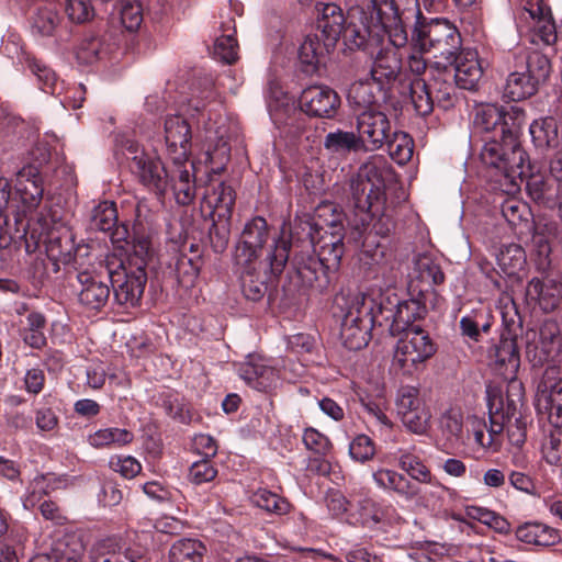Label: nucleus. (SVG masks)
Returning a JSON list of instances; mask_svg holds the SVG:
<instances>
[{
    "label": "nucleus",
    "instance_id": "obj_41",
    "mask_svg": "<svg viewBox=\"0 0 562 562\" xmlns=\"http://www.w3.org/2000/svg\"><path fill=\"white\" fill-rule=\"evenodd\" d=\"M497 265L506 276H516L524 270L526 265V254L518 244H508L502 246L496 255Z\"/></svg>",
    "mask_w": 562,
    "mask_h": 562
},
{
    "label": "nucleus",
    "instance_id": "obj_45",
    "mask_svg": "<svg viewBox=\"0 0 562 562\" xmlns=\"http://www.w3.org/2000/svg\"><path fill=\"white\" fill-rule=\"evenodd\" d=\"M250 502L256 507L278 516L288 514L291 508L290 503L285 498L266 488H258L250 496Z\"/></svg>",
    "mask_w": 562,
    "mask_h": 562
},
{
    "label": "nucleus",
    "instance_id": "obj_18",
    "mask_svg": "<svg viewBox=\"0 0 562 562\" xmlns=\"http://www.w3.org/2000/svg\"><path fill=\"white\" fill-rule=\"evenodd\" d=\"M16 192L23 204L22 211L14 213L15 223H22L29 212L34 211L43 199V180L35 167H23L16 175Z\"/></svg>",
    "mask_w": 562,
    "mask_h": 562
},
{
    "label": "nucleus",
    "instance_id": "obj_19",
    "mask_svg": "<svg viewBox=\"0 0 562 562\" xmlns=\"http://www.w3.org/2000/svg\"><path fill=\"white\" fill-rule=\"evenodd\" d=\"M78 302L87 310L99 311L108 302L110 288L95 270L78 268Z\"/></svg>",
    "mask_w": 562,
    "mask_h": 562
},
{
    "label": "nucleus",
    "instance_id": "obj_25",
    "mask_svg": "<svg viewBox=\"0 0 562 562\" xmlns=\"http://www.w3.org/2000/svg\"><path fill=\"white\" fill-rule=\"evenodd\" d=\"M370 55L373 59L370 70L373 81L383 86L398 77L402 70V58L396 49L381 45Z\"/></svg>",
    "mask_w": 562,
    "mask_h": 562
},
{
    "label": "nucleus",
    "instance_id": "obj_39",
    "mask_svg": "<svg viewBox=\"0 0 562 562\" xmlns=\"http://www.w3.org/2000/svg\"><path fill=\"white\" fill-rule=\"evenodd\" d=\"M526 180V191L530 199L536 203L547 207H553L555 205V190L546 180L541 173L524 175L522 180Z\"/></svg>",
    "mask_w": 562,
    "mask_h": 562
},
{
    "label": "nucleus",
    "instance_id": "obj_26",
    "mask_svg": "<svg viewBox=\"0 0 562 562\" xmlns=\"http://www.w3.org/2000/svg\"><path fill=\"white\" fill-rule=\"evenodd\" d=\"M452 77L456 85L465 90H474L483 75V68L474 50H463L456 57Z\"/></svg>",
    "mask_w": 562,
    "mask_h": 562
},
{
    "label": "nucleus",
    "instance_id": "obj_6",
    "mask_svg": "<svg viewBox=\"0 0 562 562\" xmlns=\"http://www.w3.org/2000/svg\"><path fill=\"white\" fill-rule=\"evenodd\" d=\"M119 153L131 160L132 172L145 187L160 196L166 193L169 187V172L158 157L146 154L132 138L117 139L116 155Z\"/></svg>",
    "mask_w": 562,
    "mask_h": 562
},
{
    "label": "nucleus",
    "instance_id": "obj_13",
    "mask_svg": "<svg viewBox=\"0 0 562 562\" xmlns=\"http://www.w3.org/2000/svg\"><path fill=\"white\" fill-rule=\"evenodd\" d=\"M268 240V224L261 216L246 223L235 247L234 265L248 267L263 260V246Z\"/></svg>",
    "mask_w": 562,
    "mask_h": 562
},
{
    "label": "nucleus",
    "instance_id": "obj_44",
    "mask_svg": "<svg viewBox=\"0 0 562 562\" xmlns=\"http://www.w3.org/2000/svg\"><path fill=\"white\" fill-rule=\"evenodd\" d=\"M520 69H522L539 88L550 76L551 63L546 55L533 50L525 57V64L520 66Z\"/></svg>",
    "mask_w": 562,
    "mask_h": 562
},
{
    "label": "nucleus",
    "instance_id": "obj_53",
    "mask_svg": "<svg viewBox=\"0 0 562 562\" xmlns=\"http://www.w3.org/2000/svg\"><path fill=\"white\" fill-rule=\"evenodd\" d=\"M324 269L325 267L316 258L310 257L306 261L297 263L296 274L303 286L323 290L326 285L321 281L325 274Z\"/></svg>",
    "mask_w": 562,
    "mask_h": 562
},
{
    "label": "nucleus",
    "instance_id": "obj_14",
    "mask_svg": "<svg viewBox=\"0 0 562 562\" xmlns=\"http://www.w3.org/2000/svg\"><path fill=\"white\" fill-rule=\"evenodd\" d=\"M356 128L361 148L367 151L382 148L392 135L387 116L375 110H366L358 114Z\"/></svg>",
    "mask_w": 562,
    "mask_h": 562
},
{
    "label": "nucleus",
    "instance_id": "obj_40",
    "mask_svg": "<svg viewBox=\"0 0 562 562\" xmlns=\"http://www.w3.org/2000/svg\"><path fill=\"white\" fill-rule=\"evenodd\" d=\"M61 19L55 5L47 4L36 10L32 19V32L40 37L55 36Z\"/></svg>",
    "mask_w": 562,
    "mask_h": 562
},
{
    "label": "nucleus",
    "instance_id": "obj_54",
    "mask_svg": "<svg viewBox=\"0 0 562 562\" xmlns=\"http://www.w3.org/2000/svg\"><path fill=\"white\" fill-rule=\"evenodd\" d=\"M91 562H124V553L120 542L108 538L97 541L90 550Z\"/></svg>",
    "mask_w": 562,
    "mask_h": 562
},
{
    "label": "nucleus",
    "instance_id": "obj_42",
    "mask_svg": "<svg viewBox=\"0 0 562 562\" xmlns=\"http://www.w3.org/2000/svg\"><path fill=\"white\" fill-rule=\"evenodd\" d=\"M323 244L318 249L317 260L326 269H336L345 252L344 237L339 233H331L322 237Z\"/></svg>",
    "mask_w": 562,
    "mask_h": 562
},
{
    "label": "nucleus",
    "instance_id": "obj_59",
    "mask_svg": "<svg viewBox=\"0 0 562 562\" xmlns=\"http://www.w3.org/2000/svg\"><path fill=\"white\" fill-rule=\"evenodd\" d=\"M541 454L547 463L562 467V431L555 430L543 437Z\"/></svg>",
    "mask_w": 562,
    "mask_h": 562
},
{
    "label": "nucleus",
    "instance_id": "obj_29",
    "mask_svg": "<svg viewBox=\"0 0 562 562\" xmlns=\"http://www.w3.org/2000/svg\"><path fill=\"white\" fill-rule=\"evenodd\" d=\"M527 295L531 300L538 301L543 311L550 312L558 306L562 299V285L553 279L541 281L533 278L527 285Z\"/></svg>",
    "mask_w": 562,
    "mask_h": 562
},
{
    "label": "nucleus",
    "instance_id": "obj_1",
    "mask_svg": "<svg viewBox=\"0 0 562 562\" xmlns=\"http://www.w3.org/2000/svg\"><path fill=\"white\" fill-rule=\"evenodd\" d=\"M387 170L374 164L360 168L350 182V205L357 220V227L372 223L375 235L387 236L394 228L392 216L386 213L385 175Z\"/></svg>",
    "mask_w": 562,
    "mask_h": 562
},
{
    "label": "nucleus",
    "instance_id": "obj_3",
    "mask_svg": "<svg viewBox=\"0 0 562 562\" xmlns=\"http://www.w3.org/2000/svg\"><path fill=\"white\" fill-rule=\"evenodd\" d=\"M519 133L513 124L505 136L485 140L480 154L481 161L494 170L495 182L507 194L520 190L525 175L526 151L518 142Z\"/></svg>",
    "mask_w": 562,
    "mask_h": 562
},
{
    "label": "nucleus",
    "instance_id": "obj_30",
    "mask_svg": "<svg viewBox=\"0 0 562 562\" xmlns=\"http://www.w3.org/2000/svg\"><path fill=\"white\" fill-rule=\"evenodd\" d=\"M415 448L398 449L397 462L401 470L407 475L422 484L441 486L438 480L431 474L430 469L425 464L424 460L414 452Z\"/></svg>",
    "mask_w": 562,
    "mask_h": 562
},
{
    "label": "nucleus",
    "instance_id": "obj_8",
    "mask_svg": "<svg viewBox=\"0 0 562 562\" xmlns=\"http://www.w3.org/2000/svg\"><path fill=\"white\" fill-rule=\"evenodd\" d=\"M392 359V367L402 374L412 375L436 352V345L420 326L402 331Z\"/></svg>",
    "mask_w": 562,
    "mask_h": 562
},
{
    "label": "nucleus",
    "instance_id": "obj_24",
    "mask_svg": "<svg viewBox=\"0 0 562 562\" xmlns=\"http://www.w3.org/2000/svg\"><path fill=\"white\" fill-rule=\"evenodd\" d=\"M318 12L319 15L317 19V27L324 37V46H334L339 37L344 35L346 44L349 45L350 48H357L346 38V30L350 25H357V23L350 22L347 26H345V16L342 10L337 4H322V8H318ZM358 25H360V22Z\"/></svg>",
    "mask_w": 562,
    "mask_h": 562
},
{
    "label": "nucleus",
    "instance_id": "obj_11",
    "mask_svg": "<svg viewBox=\"0 0 562 562\" xmlns=\"http://www.w3.org/2000/svg\"><path fill=\"white\" fill-rule=\"evenodd\" d=\"M36 224L40 227L38 243L45 246L47 256L54 261L68 263L74 247L70 234L57 212L52 209L42 211Z\"/></svg>",
    "mask_w": 562,
    "mask_h": 562
},
{
    "label": "nucleus",
    "instance_id": "obj_35",
    "mask_svg": "<svg viewBox=\"0 0 562 562\" xmlns=\"http://www.w3.org/2000/svg\"><path fill=\"white\" fill-rule=\"evenodd\" d=\"M538 89L537 85L519 68L508 75L504 98L518 102L533 95Z\"/></svg>",
    "mask_w": 562,
    "mask_h": 562
},
{
    "label": "nucleus",
    "instance_id": "obj_63",
    "mask_svg": "<svg viewBox=\"0 0 562 562\" xmlns=\"http://www.w3.org/2000/svg\"><path fill=\"white\" fill-rule=\"evenodd\" d=\"M120 20L122 25L130 32L139 29L143 22V8L138 1L125 0L120 5Z\"/></svg>",
    "mask_w": 562,
    "mask_h": 562
},
{
    "label": "nucleus",
    "instance_id": "obj_57",
    "mask_svg": "<svg viewBox=\"0 0 562 562\" xmlns=\"http://www.w3.org/2000/svg\"><path fill=\"white\" fill-rule=\"evenodd\" d=\"M415 270L420 281L427 283L429 286L441 284L445 280V274L439 265L426 255L416 258Z\"/></svg>",
    "mask_w": 562,
    "mask_h": 562
},
{
    "label": "nucleus",
    "instance_id": "obj_47",
    "mask_svg": "<svg viewBox=\"0 0 562 562\" xmlns=\"http://www.w3.org/2000/svg\"><path fill=\"white\" fill-rule=\"evenodd\" d=\"M133 434L124 428L99 429L88 437V442L94 448H103L111 445L121 447L132 442Z\"/></svg>",
    "mask_w": 562,
    "mask_h": 562
},
{
    "label": "nucleus",
    "instance_id": "obj_28",
    "mask_svg": "<svg viewBox=\"0 0 562 562\" xmlns=\"http://www.w3.org/2000/svg\"><path fill=\"white\" fill-rule=\"evenodd\" d=\"M427 314L426 305L417 299H409L397 302L395 311L392 313V324L390 330L392 335L401 334L415 327L418 319H423Z\"/></svg>",
    "mask_w": 562,
    "mask_h": 562
},
{
    "label": "nucleus",
    "instance_id": "obj_61",
    "mask_svg": "<svg viewBox=\"0 0 562 562\" xmlns=\"http://www.w3.org/2000/svg\"><path fill=\"white\" fill-rule=\"evenodd\" d=\"M116 218L115 204L113 202L103 201L94 207L91 222L94 228L108 232L114 227Z\"/></svg>",
    "mask_w": 562,
    "mask_h": 562
},
{
    "label": "nucleus",
    "instance_id": "obj_22",
    "mask_svg": "<svg viewBox=\"0 0 562 562\" xmlns=\"http://www.w3.org/2000/svg\"><path fill=\"white\" fill-rule=\"evenodd\" d=\"M520 339L513 336L509 330L502 334L499 342L495 347V362L499 366L501 374L509 381V386L521 390V384L516 380L520 366L519 348Z\"/></svg>",
    "mask_w": 562,
    "mask_h": 562
},
{
    "label": "nucleus",
    "instance_id": "obj_32",
    "mask_svg": "<svg viewBox=\"0 0 562 562\" xmlns=\"http://www.w3.org/2000/svg\"><path fill=\"white\" fill-rule=\"evenodd\" d=\"M429 71L432 83H428V86L432 100H436L443 108H448L451 105L454 93V86L450 81L452 78L451 67H441L439 63H435L430 66Z\"/></svg>",
    "mask_w": 562,
    "mask_h": 562
},
{
    "label": "nucleus",
    "instance_id": "obj_20",
    "mask_svg": "<svg viewBox=\"0 0 562 562\" xmlns=\"http://www.w3.org/2000/svg\"><path fill=\"white\" fill-rule=\"evenodd\" d=\"M165 139L172 162H188L191 148V128L187 120L177 114L168 115L165 120Z\"/></svg>",
    "mask_w": 562,
    "mask_h": 562
},
{
    "label": "nucleus",
    "instance_id": "obj_4",
    "mask_svg": "<svg viewBox=\"0 0 562 562\" xmlns=\"http://www.w3.org/2000/svg\"><path fill=\"white\" fill-rule=\"evenodd\" d=\"M341 313L340 337L349 350H360L370 340L375 321L374 300L367 294L339 295L335 300Z\"/></svg>",
    "mask_w": 562,
    "mask_h": 562
},
{
    "label": "nucleus",
    "instance_id": "obj_27",
    "mask_svg": "<svg viewBox=\"0 0 562 562\" xmlns=\"http://www.w3.org/2000/svg\"><path fill=\"white\" fill-rule=\"evenodd\" d=\"M173 170L169 175V184L173 190L176 201L180 205H189L196 193L194 166L187 162L173 164Z\"/></svg>",
    "mask_w": 562,
    "mask_h": 562
},
{
    "label": "nucleus",
    "instance_id": "obj_62",
    "mask_svg": "<svg viewBox=\"0 0 562 562\" xmlns=\"http://www.w3.org/2000/svg\"><path fill=\"white\" fill-rule=\"evenodd\" d=\"M398 417L403 426L415 435H425L428 431L430 413L426 406L408 412L405 415H400Z\"/></svg>",
    "mask_w": 562,
    "mask_h": 562
},
{
    "label": "nucleus",
    "instance_id": "obj_12",
    "mask_svg": "<svg viewBox=\"0 0 562 562\" xmlns=\"http://www.w3.org/2000/svg\"><path fill=\"white\" fill-rule=\"evenodd\" d=\"M536 408L550 424L562 427V376L555 366H549L537 386Z\"/></svg>",
    "mask_w": 562,
    "mask_h": 562
},
{
    "label": "nucleus",
    "instance_id": "obj_50",
    "mask_svg": "<svg viewBox=\"0 0 562 562\" xmlns=\"http://www.w3.org/2000/svg\"><path fill=\"white\" fill-rule=\"evenodd\" d=\"M58 483H60V480L56 479L53 474H41L35 476L27 488L25 497L23 498V507L25 509L33 508L44 495L56 488Z\"/></svg>",
    "mask_w": 562,
    "mask_h": 562
},
{
    "label": "nucleus",
    "instance_id": "obj_23",
    "mask_svg": "<svg viewBox=\"0 0 562 562\" xmlns=\"http://www.w3.org/2000/svg\"><path fill=\"white\" fill-rule=\"evenodd\" d=\"M469 429L476 447L484 452H497L502 448L504 423L498 420V413L491 415L490 426L483 418L470 416Z\"/></svg>",
    "mask_w": 562,
    "mask_h": 562
},
{
    "label": "nucleus",
    "instance_id": "obj_48",
    "mask_svg": "<svg viewBox=\"0 0 562 562\" xmlns=\"http://www.w3.org/2000/svg\"><path fill=\"white\" fill-rule=\"evenodd\" d=\"M227 33L216 37L214 43V56L220 60L232 64L238 57V44L235 37V23L233 20L227 22Z\"/></svg>",
    "mask_w": 562,
    "mask_h": 562
},
{
    "label": "nucleus",
    "instance_id": "obj_43",
    "mask_svg": "<svg viewBox=\"0 0 562 562\" xmlns=\"http://www.w3.org/2000/svg\"><path fill=\"white\" fill-rule=\"evenodd\" d=\"M501 211L503 217L513 228H519L518 233H522V228L529 226L530 210L525 202L515 196L505 199Z\"/></svg>",
    "mask_w": 562,
    "mask_h": 562
},
{
    "label": "nucleus",
    "instance_id": "obj_52",
    "mask_svg": "<svg viewBox=\"0 0 562 562\" xmlns=\"http://www.w3.org/2000/svg\"><path fill=\"white\" fill-rule=\"evenodd\" d=\"M46 319L43 314L32 312L26 316V326L23 330V340L32 348L41 349L46 345Z\"/></svg>",
    "mask_w": 562,
    "mask_h": 562
},
{
    "label": "nucleus",
    "instance_id": "obj_21",
    "mask_svg": "<svg viewBox=\"0 0 562 562\" xmlns=\"http://www.w3.org/2000/svg\"><path fill=\"white\" fill-rule=\"evenodd\" d=\"M123 273H109L112 280L114 300L121 305L134 306L140 300L147 281L146 271L142 267Z\"/></svg>",
    "mask_w": 562,
    "mask_h": 562
},
{
    "label": "nucleus",
    "instance_id": "obj_37",
    "mask_svg": "<svg viewBox=\"0 0 562 562\" xmlns=\"http://www.w3.org/2000/svg\"><path fill=\"white\" fill-rule=\"evenodd\" d=\"M29 70L36 77L38 88L50 94H60L64 90V82L59 80L56 72L43 61L27 57Z\"/></svg>",
    "mask_w": 562,
    "mask_h": 562
},
{
    "label": "nucleus",
    "instance_id": "obj_15",
    "mask_svg": "<svg viewBox=\"0 0 562 562\" xmlns=\"http://www.w3.org/2000/svg\"><path fill=\"white\" fill-rule=\"evenodd\" d=\"M524 122V112L517 108L505 112L498 105L485 104L476 109L473 124L481 132H495L503 137L512 130L513 124L517 126V133H520Z\"/></svg>",
    "mask_w": 562,
    "mask_h": 562
},
{
    "label": "nucleus",
    "instance_id": "obj_51",
    "mask_svg": "<svg viewBox=\"0 0 562 562\" xmlns=\"http://www.w3.org/2000/svg\"><path fill=\"white\" fill-rule=\"evenodd\" d=\"M81 553L82 548L79 543L68 548L64 540H58L49 553L37 554L30 562H81Z\"/></svg>",
    "mask_w": 562,
    "mask_h": 562
},
{
    "label": "nucleus",
    "instance_id": "obj_9",
    "mask_svg": "<svg viewBox=\"0 0 562 562\" xmlns=\"http://www.w3.org/2000/svg\"><path fill=\"white\" fill-rule=\"evenodd\" d=\"M422 53L412 46V53L407 57V70L398 82V92L411 100L418 115L426 116L432 112L434 100L424 77L426 74L430 75V67L428 68Z\"/></svg>",
    "mask_w": 562,
    "mask_h": 562
},
{
    "label": "nucleus",
    "instance_id": "obj_49",
    "mask_svg": "<svg viewBox=\"0 0 562 562\" xmlns=\"http://www.w3.org/2000/svg\"><path fill=\"white\" fill-rule=\"evenodd\" d=\"M522 7L529 13L531 19L537 20L539 23H543L540 27L543 41L547 44L553 43L557 38V34L554 25L549 19V8L542 2V0H526Z\"/></svg>",
    "mask_w": 562,
    "mask_h": 562
},
{
    "label": "nucleus",
    "instance_id": "obj_38",
    "mask_svg": "<svg viewBox=\"0 0 562 562\" xmlns=\"http://www.w3.org/2000/svg\"><path fill=\"white\" fill-rule=\"evenodd\" d=\"M206 547L198 539L182 538L177 540L169 550L170 562H203Z\"/></svg>",
    "mask_w": 562,
    "mask_h": 562
},
{
    "label": "nucleus",
    "instance_id": "obj_55",
    "mask_svg": "<svg viewBox=\"0 0 562 562\" xmlns=\"http://www.w3.org/2000/svg\"><path fill=\"white\" fill-rule=\"evenodd\" d=\"M385 144L391 158L398 165H405L413 157L414 143L406 133H393L392 138L389 137Z\"/></svg>",
    "mask_w": 562,
    "mask_h": 562
},
{
    "label": "nucleus",
    "instance_id": "obj_33",
    "mask_svg": "<svg viewBox=\"0 0 562 562\" xmlns=\"http://www.w3.org/2000/svg\"><path fill=\"white\" fill-rule=\"evenodd\" d=\"M372 476L380 488L393 491L405 499L412 501L419 493L418 488L409 480L394 470L379 469L373 472Z\"/></svg>",
    "mask_w": 562,
    "mask_h": 562
},
{
    "label": "nucleus",
    "instance_id": "obj_17",
    "mask_svg": "<svg viewBox=\"0 0 562 562\" xmlns=\"http://www.w3.org/2000/svg\"><path fill=\"white\" fill-rule=\"evenodd\" d=\"M299 103L307 115L330 119L337 113L340 99L331 88L316 85L302 91Z\"/></svg>",
    "mask_w": 562,
    "mask_h": 562
},
{
    "label": "nucleus",
    "instance_id": "obj_56",
    "mask_svg": "<svg viewBox=\"0 0 562 562\" xmlns=\"http://www.w3.org/2000/svg\"><path fill=\"white\" fill-rule=\"evenodd\" d=\"M324 146L336 154L362 149L356 133L340 130L328 133L325 136Z\"/></svg>",
    "mask_w": 562,
    "mask_h": 562
},
{
    "label": "nucleus",
    "instance_id": "obj_34",
    "mask_svg": "<svg viewBox=\"0 0 562 562\" xmlns=\"http://www.w3.org/2000/svg\"><path fill=\"white\" fill-rule=\"evenodd\" d=\"M383 508L371 498L360 499L356 509L347 514L346 520L351 525L375 529L384 521Z\"/></svg>",
    "mask_w": 562,
    "mask_h": 562
},
{
    "label": "nucleus",
    "instance_id": "obj_16",
    "mask_svg": "<svg viewBox=\"0 0 562 562\" xmlns=\"http://www.w3.org/2000/svg\"><path fill=\"white\" fill-rule=\"evenodd\" d=\"M237 373L250 387L269 393L274 390L279 382L277 369L259 355H249L245 361L237 366Z\"/></svg>",
    "mask_w": 562,
    "mask_h": 562
},
{
    "label": "nucleus",
    "instance_id": "obj_46",
    "mask_svg": "<svg viewBox=\"0 0 562 562\" xmlns=\"http://www.w3.org/2000/svg\"><path fill=\"white\" fill-rule=\"evenodd\" d=\"M204 200L209 207L218 212L220 216L231 217L235 204V193L229 186L220 182Z\"/></svg>",
    "mask_w": 562,
    "mask_h": 562
},
{
    "label": "nucleus",
    "instance_id": "obj_58",
    "mask_svg": "<svg viewBox=\"0 0 562 562\" xmlns=\"http://www.w3.org/2000/svg\"><path fill=\"white\" fill-rule=\"evenodd\" d=\"M442 435L450 443L459 442L463 434V416L459 409L447 411L440 419Z\"/></svg>",
    "mask_w": 562,
    "mask_h": 562
},
{
    "label": "nucleus",
    "instance_id": "obj_5",
    "mask_svg": "<svg viewBox=\"0 0 562 562\" xmlns=\"http://www.w3.org/2000/svg\"><path fill=\"white\" fill-rule=\"evenodd\" d=\"M290 247V241L280 236L266 249L262 261L250 263L248 267L235 266L246 299L256 302L265 295L267 283L283 271L289 259Z\"/></svg>",
    "mask_w": 562,
    "mask_h": 562
},
{
    "label": "nucleus",
    "instance_id": "obj_31",
    "mask_svg": "<svg viewBox=\"0 0 562 562\" xmlns=\"http://www.w3.org/2000/svg\"><path fill=\"white\" fill-rule=\"evenodd\" d=\"M515 535L520 542L539 547H552L561 540L557 529L538 521L519 526Z\"/></svg>",
    "mask_w": 562,
    "mask_h": 562
},
{
    "label": "nucleus",
    "instance_id": "obj_7",
    "mask_svg": "<svg viewBox=\"0 0 562 562\" xmlns=\"http://www.w3.org/2000/svg\"><path fill=\"white\" fill-rule=\"evenodd\" d=\"M412 46L420 52H434L450 60L461 47L457 27L446 19L418 23L412 35Z\"/></svg>",
    "mask_w": 562,
    "mask_h": 562
},
{
    "label": "nucleus",
    "instance_id": "obj_10",
    "mask_svg": "<svg viewBox=\"0 0 562 562\" xmlns=\"http://www.w3.org/2000/svg\"><path fill=\"white\" fill-rule=\"evenodd\" d=\"M520 342L532 367L553 361L561 350L559 325L551 319L544 321L539 328H528L520 337Z\"/></svg>",
    "mask_w": 562,
    "mask_h": 562
},
{
    "label": "nucleus",
    "instance_id": "obj_2",
    "mask_svg": "<svg viewBox=\"0 0 562 562\" xmlns=\"http://www.w3.org/2000/svg\"><path fill=\"white\" fill-rule=\"evenodd\" d=\"M370 20V23L361 20L360 25H350L346 30V38L357 48L373 54L381 45L397 50L407 44V32L393 1L383 0L374 8Z\"/></svg>",
    "mask_w": 562,
    "mask_h": 562
},
{
    "label": "nucleus",
    "instance_id": "obj_60",
    "mask_svg": "<svg viewBox=\"0 0 562 562\" xmlns=\"http://www.w3.org/2000/svg\"><path fill=\"white\" fill-rule=\"evenodd\" d=\"M424 406L426 405L419 397V390L416 386L404 385L398 389L396 396V411L398 416Z\"/></svg>",
    "mask_w": 562,
    "mask_h": 562
},
{
    "label": "nucleus",
    "instance_id": "obj_36",
    "mask_svg": "<svg viewBox=\"0 0 562 562\" xmlns=\"http://www.w3.org/2000/svg\"><path fill=\"white\" fill-rule=\"evenodd\" d=\"M529 133L537 148L547 149L560 144L558 124L551 116L535 120L529 126Z\"/></svg>",
    "mask_w": 562,
    "mask_h": 562
},
{
    "label": "nucleus",
    "instance_id": "obj_64",
    "mask_svg": "<svg viewBox=\"0 0 562 562\" xmlns=\"http://www.w3.org/2000/svg\"><path fill=\"white\" fill-rule=\"evenodd\" d=\"M109 467L126 480L134 479L142 471L140 462L132 456H112L109 460Z\"/></svg>",
    "mask_w": 562,
    "mask_h": 562
}]
</instances>
